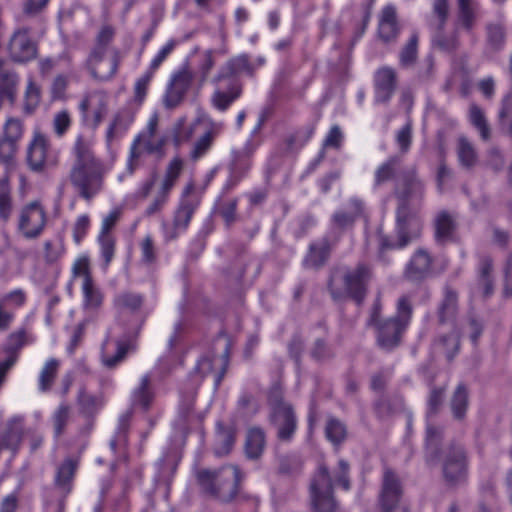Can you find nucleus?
<instances>
[{"mask_svg":"<svg viewBox=\"0 0 512 512\" xmlns=\"http://www.w3.org/2000/svg\"><path fill=\"white\" fill-rule=\"evenodd\" d=\"M72 152L75 159L68 180L76 194L89 202L103 189L107 167L95 154L92 139L83 134L75 138Z\"/></svg>","mask_w":512,"mask_h":512,"instance_id":"1","label":"nucleus"},{"mask_svg":"<svg viewBox=\"0 0 512 512\" xmlns=\"http://www.w3.org/2000/svg\"><path fill=\"white\" fill-rule=\"evenodd\" d=\"M398 202L396 211L397 236L390 242H383L389 248H402L418 238L422 231V221L416 211L409 207V201L423 194V183L419 179L416 167L404 170L395 187Z\"/></svg>","mask_w":512,"mask_h":512,"instance_id":"2","label":"nucleus"},{"mask_svg":"<svg viewBox=\"0 0 512 512\" xmlns=\"http://www.w3.org/2000/svg\"><path fill=\"white\" fill-rule=\"evenodd\" d=\"M115 35L116 28L105 23L95 36L94 46L85 63L86 69L95 80L108 81L116 75L119 69L122 60L121 51L110 45Z\"/></svg>","mask_w":512,"mask_h":512,"instance_id":"3","label":"nucleus"},{"mask_svg":"<svg viewBox=\"0 0 512 512\" xmlns=\"http://www.w3.org/2000/svg\"><path fill=\"white\" fill-rule=\"evenodd\" d=\"M195 478L201 492L221 501L232 500L239 491L241 472L237 466H224L217 471L197 469Z\"/></svg>","mask_w":512,"mask_h":512,"instance_id":"4","label":"nucleus"},{"mask_svg":"<svg viewBox=\"0 0 512 512\" xmlns=\"http://www.w3.org/2000/svg\"><path fill=\"white\" fill-rule=\"evenodd\" d=\"M270 422L276 430L277 437L288 441L297 428V418L292 404L283 398L280 388H274L269 394Z\"/></svg>","mask_w":512,"mask_h":512,"instance_id":"5","label":"nucleus"},{"mask_svg":"<svg viewBox=\"0 0 512 512\" xmlns=\"http://www.w3.org/2000/svg\"><path fill=\"white\" fill-rule=\"evenodd\" d=\"M309 492L313 512H336L338 504L333 495L332 477L325 465H320L312 477Z\"/></svg>","mask_w":512,"mask_h":512,"instance_id":"6","label":"nucleus"},{"mask_svg":"<svg viewBox=\"0 0 512 512\" xmlns=\"http://www.w3.org/2000/svg\"><path fill=\"white\" fill-rule=\"evenodd\" d=\"M372 278V269L366 264H358L356 267L346 271L342 276L343 289L339 288L336 279L330 282V289L335 298L348 295L356 301H361L366 292L368 283Z\"/></svg>","mask_w":512,"mask_h":512,"instance_id":"7","label":"nucleus"},{"mask_svg":"<svg viewBox=\"0 0 512 512\" xmlns=\"http://www.w3.org/2000/svg\"><path fill=\"white\" fill-rule=\"evenodd\" d=\"M167 143L168 138L159 133V115L154 113L150 117L146 129L134 140L131 147V159L136 161L143 152L163 157Z\"/></svg>","mask_w":512,"mask_h":512,"instance_id":"8","label":"nucleus"},{"mask_svg":"<svg viewBox=\"0 0 512 512\" xmlns=\"http://www.w3.org/2000/svg\"><path fill=\"white\" fill-rule=\"evenodd\" d=\"M468 464V453L464 446L450 443L442 455V472L445 481L450 485L464 481L468 474Z\"/></svg>","mask_w":512,"mask_h":512,"instance_id":"9","label":"nucleus"},{"mask_svg":"<svg viewBox=\"0 0 512 512\" xmlns=\"http://www.w3.org/2000/svg\"><path fill=\"white\" fill-rule=\"evenodd\" d=\"M412 314V306L407 297H401L398 302V313L395 319H390L378 328V341L381 347L391 349L399 344L402 331L407 326Z\"/></svg>","mask_w":512,"mask_h":512,"instance_id":"10","label":"nucleus"},{"mask_svg":"<svg viewBox=\"0 0 512 512\" xmlns=\"http://www.w3.org/2000/svg\"><path fill=\"white\" fill-rule=\"evenodd\" d=\"M183 169L184 161L179 156H175L169 161L165 168L163 178L156 189L153 200L146 209V215L152 216L163 209Z\"/></svg>","mask_w":512,"mask_h":512,"instance_id":"11","label":"nucleus"},{"mask_svg":"<svg viewBox=\"0 0 512 512\" xmlns=\"http://www.w3.org/2000/svg\"><path fill=\"white\" fill-rule=\"evenodd\" d=\"M47 223V215L38 202L25 205L19 212L18 229L27 239H35L41 235Z\"/></svg>","mask_w":512,"mask_h":512,"instance_id":"12","label":"nucleus"},{"mask_svg":"<svg viewBox=\"0 0 512 512\" xmlns=\"http://www.w3.org/2000/svg\"><path fill=\"white\" fill-rule=\"evenodd\" d=\"M449 16L448 0H433L432 26L437 30V45L447 51H453L459 46V36L455 31L451 36L442 35V31Z\"/></svg>","mask_w":512,"mask_h":512,"instance_id":"13","label":"nucleus"},{"mask_svg":"<svg viewBox=\"0 0 512 512\" xmlns=\"http://www.w3.org/2000/svg\"><path fill=\"white\" fill-rule=\"evenodd\" d=\"M50 141L40 131H35L27 149V163L31 170L42 172L50 162Z\"/></svg>","mask_w":512,"mask_h":512,"instance_id":"14","label":"nucleus"},{"mask_svg":"<svg viewBox=\"0 0 512 512\" xmlns=\"http://www.w3.org/2000/svg\"><path fill=\"white\" fill-rule=\"evenodd\" d=\"M403 490L397 474L387 468L383 474L380 506L383 512H392L398 505Z\"/></svg>","mask_w":512,"mask_h":512,"instance_id":"15","label":"nucleus"},{"mask_svg":"<svg viewBox=\"0 0 512 512\" xmlns=\"http://www.w3.org/2000/svg\"><path fill=\"white\" fill-rule=\"evenodd\" d=\"M192 80L193 74L187 68H183L174 74L164 96L165 107L169 109L177 107L183 101Z\"/></svg>","mask_w":512,"mask_h":512,"instance_id":"16","label":"nucleus"},{"mask_svg":"<svg viewBox=\"0 0 512 512\" xmlns=\"http://www.w3.org/2000/svg\"><path fill=\"white\" fill-rule=\"evenodd\" d=\"M9 53L11 58L17 62L29 61L36 57L37 45L31 39L27 29H19L12 35Z\"/></svg>","mask_w":512,"mask_h":512,"instance_id":"17","label":"nucleus"},{"mask_svg":"<svg viewBox=\"0 0 512 512\" xmlns=\"http://www.w3.org/2000/svg\"><path fill=\"white\" fill-rule=\"evenodd\" d=\"M84 120L97 126L107 113V98L102 92H92L80 104Z\"/></svg>","mask_w":512,"mask_h":512,"instance_id":"18","label":"nucleus"},{"mask_svg":"<svg viewBox=\"0 0 512 512\" xmlns=\"http://www.w3.org/2000/svg\"><path fill=\"white\" fill-rule=\"evenodd\" d=\"M433 258L423 249L417 250L408 263L404 276L409 281H421L432 270Z\"/></svg>","mask_w":512,"mask_h":512,"instance_id":"19","label":"nucleus"},{"mask_svg":"<svg viewBox=\"0 0 512 512\" xmlns=\"http://www.w3.org/2000/svg\"><path fill=\"white\" fill-rule=\"evenodd\" d=\"M80 463V457H67L57 467L55 475V486L67 495L72 490V484Z\"/></svg>","mask_w":512,"mask_h":512,"instance_id":"20","label":"nucleus"},{"mask_svg":"<svg viewBox=\"0 0 512 512\" xmlns=\"http://www.w3.org/2000/svg\"><path fill=\"white\" fill-rule=\"evenodd\" d=\"M26 302V294L23 290H13L0 297V331H7L14 319V313L8 310V305L16 308L21 307Z\"/></svg>","mask_w":512,"mask_h":512,"instance_id":"21","label":"nucleus"},{"mask_svg":"<svg viewBox=\"0 0 512 512\" xmlns=\"http://www.w3.org/2000/svg\"><path fill=\"white\" fill-rule=\"evenodd\" d=\"M397 84V74L394 69L382 67L375 73L376 99L387 102L392 96Z\"/></svg>","mask_w":512,"mask_h":512,"instance_id":"22","label":"nucleus"},{"mask_svg":"<svg viewBox=\"0 0 512 512\" xmlns=\"http://www.w3.org/2000/svg\"><path fill=\"white\" fill-rule=\"evenodd\" d=\"M457 314L458 294L452 288L447 287L444 292V298L438 307V322L441 325L450 324L452 328H456Z\"/></svg>","mask_w":512,"mask_h":512,"instance_id":"23","label":"nucleus"},{"mask_svg":"<svg viewBox=\"0 0 512 512\" xmlns=\"http://www.w3.org/2000/svg\"><path fill=\"white\" fill-rule=\"evenodd\" d=\"M398 30L396 9L387 5L380 14L378 35L382 41L390 42L397 37Z\"/></svg>","mask_w":512,"mask_h":512,"instance_id":"24","label":"nucleus"},{"mask_svg":"<svg viewBox=\"0 0 512 512\" xmlns=\"http://www.w3.org/2000/svg\"><path fill=\"white\" fill-rule=\"evenodd\" d=\"M456 154L460 165L466 170H472L478 163L477 150L466 136L458 137Z\"/></svg>","mask_w":512,"mask_h":512,"instance_id":"25","label":"nucleus"},{"mask_svg":"<svg viewBox=\"0 0 512 512\" xmlns=\"http://www.w3.org/2000/svg\"><path fill=\"white\" fill-rule=\"evenodd\" d=\"M469 121L472 126L479 132L483 141H489L492 135V129L488 123L484 110L475 103L469 106Z\"/></svg>","mask_w":512,"mask_h":512,"instance_id":"26","label":"nucleus"},{"mask_svg":"<svg viewBox=\"0 0 512 512\" xmlns=\"http://www.w3.org/2000/svg\"><path fill=\"white\" fill-rule=\"evenodd\" d=\"M457 20L465 30L473 29L477 20V4L474 0H457Z\"/></svg>","mask_w":512,"mask_h":512,"instance_id":"27","label":"nucleus"},{"mask_svg":"<svg viewBox=\"0 0 512 512\" xmlns=\"http://www.w3.org/2000/svg\"><path fill=\"white\" fill-rule=\"evenodd\" d=\"M493 267L494 261L492 257H481L478 270V284L483 289L484 296H490L493 292Z\"/></svg>","mask_w":512,"mask_h":512,"instance_id":"28","label":"nucleus"},{"mask_svg":"<svg viewBox=\"0 0 512 512\" xmlns=\"http://www.w3.org/2000/svg\"><path fill=\"white\" fill-rule=\"evenodd\" d=\"M144 303L142 295L135 292H122L114 299V305L120 312H127L131 314L138 313Z\"/></svg>","mask_w":512,"mask_h":512,"instance_id":"29","label":"nucleus"},{"mask_svg":"<svg viewBox=\"0 0 512 512\" xmlns=\"http://www.w3.org/2000/svg\"><path fill=\"white\" fill-rule=\"evenodd\" d=\"M81 289L83 293L84 310L89 312H97L104 302V295L101 290L97 287L94 281L87 284H82Z\"/></svg>","mask_w":512,"mask_h":512,"instance_id":"30","label":"nucleus"},{"mask_svg":"<svg viewBox=\"0 0 512 512\" xmlns=\"http://www.w3.org/2000/svg\"><path fill=\"white\" fill-rule=\"evenodd\" d=\"M265 444V434L261 429H249L245 443V452L247 457L250 459L259 458L264 451Z\"/></svg>","mask_w":512,"mask_h":512,"instance_id":"31","label":"nucleus"},{"mask_svg":"<svg viewBox=\"0 0 512 512\" xmlns=\"http://www.w3.org/2000/svg\"><path fill=\"white\" fill-rule=\"evenodd\" d=\"M235 428L232 426L218 425L216 436L215 452L219 456L227 455L231 452L235 442Z\"/></svg>","mask_w":512,"mask_h":512,"instance_id":"32","label":"nucleus"},{"mask_svg":"<svg viewBox=\"0 0 512 512\" xmlns=\"http://www.w3.org/2000/svg\"><path fill=\"white\" fill-rule=\"evenodd\" d=\"M220 128L212 126L207 130L193 145L190 151V158L192 161H197L203 157L211 148Z\"/></svg>","mask_w":512,"mask_h":512,"instance_id":"33","label":"nucleus"},{"mask_svg":"<svg viewBox=\"0 0 512 512\" xmlns=\"http://www.w3.org/2000/svg\"><path fill=\"white\" fill-rule=\"evenodd\" d=\"M242 92V87L238 83L232 84L227 91L217 90L212 97V103L214 106L224 111L226 110L230 104L236 100Z\"/></svg>","mask_w":512,"mask_h":512,"instance_id":"34","label":"nucleus"},{"mask_svg":"<svg viewBox=\"0 0 512 512\" xmlns=\"http://www.w3.org/2000/svg\"><path fill=\"white\" fill-rule=\"evenodd\" d=\"M13 211L11 188L7 178L0 180V219L8 221Z\"/></svg>","mask_w":512,"mask_h":512,"instance_id":"35","label":"nucleus"},{"mask_svg":"<svg viewBox=\"0 0 512 512\" xmlns=\"http://www.w3.org/2000/svg\"><path fill=\"white\" fill-rule=\"evenodd\" d=\"M325 435L334 445H339L347 437V429L339 419L330 417L325 425Z\"/></svg>","mask_w":512,"mask_h":512,"instance_id":"36","label":"nucleus"},{"mask_svg":"<svg viewBox=\"0 0 512 512\" xmlns=\"http://www.w3.org/2000/svg\"><path fill=\"white\" fill-rule=\"evenodd\" d=\"M197 205L198 201H182L175 213L174 226L176 229L182 230L187 228Z\"/></svg>","mask_w":512,"mask_h":512,"instance_id":"37","label":"nucleus"},{"mask_svg":"<svg viewBox=\"0 0 512 512\" xmlns=\"http://www.w3.org/2000/svg\"><path fill=\"white\" fill-rule=\"evenodd\" d=\"M329 253L330 245L327 241L312 245L305 259V264L308 267H319L326 261Z\"/></svg>","mask_w":512,"mask_h":512,"instance_id":"38","label":"nucleus"},{"mask_svg":"<svg viewBox=\"0 0 512 512\" xmlns=\"http://www.w3.org/2000/svg\"><path fill=\"white\" fill-rule=\"evenodd\" d=\"M400 160L397 157H391L381 164L375 171V184L382 185L395 178Z\"/></svg>","mask_w":512,"mask_h":512,"instance_id":"39","label":"nucleus"},{"mask_svg":"<svg viewBox=\"0 0 512 512\" xmlns=\"http://www.w3.org/2000/svg\"><path fill=\"white\" fill-rule=\"evenodd\" d=\"M23 434L22 421L17 418L11 421L8 431L0 438L6 448L15 449L21 442Z\"/></svg>","mask_w":512,"mask_h":512,"instance_id":"40","label":"nucleus"},{"mask_svg":"<svg viewBox=\"0 0 512 512\" xmlns=\"http://www.w3.org/2000/svg\"><path fill=\"white\" fill-rule=\"evenodd\" d=\"M59 366H60V363L56 359H50L45 364V366L43 367V369L40 373V378H39V385H40V389L42 391H44V392L48 391L52 387V385L56 379Z\"/></svg>","mask_w":512,"mask_h":512,"instance_id":"41","label":"nucleus"},{"mask_svg":"<svg viewBox=\"0 0 512 512\" xmlns=\"http://www.w3.org/2000/svg\"><path fill=\"white\" fill-rule=\"evenodd\" d=\"M435 226L436 236L439 240L446 241L451 239L455 230V222L449 214L445 212L440 213L436 218Z\"/></svg>","mask_w":512,"mask_h":512,"instance_id":"42","label":"nucleus"},{"mask_svg":"<svg viewBox=\"0 0 512 512\" xmlns=\"http://www.w3.org/2000/svg\"><path fill=\"white\" fill-rule=\"evenodd\" d=\"M196 124H188L184 118L179 119L173 128V141L176 146L188 142L194 135Z\"/></svg>","mask_w":512,"mask_h":512,"instance_id":"43","label":"nucleus"},{"mask_svg":"<svg viewBox=\"0 0 512 512\" xmlns=\"http://www.w3.org/2000/svg\"><path fill=\"white\" fill-rule=\"evenodd\" d=\"M24 134V124L22 120L10 117L6 120L3 127V138L18 145Z\"/></svg>","mask_w":512,"mask_h":512,"instance_id":"44","label":"nucleus"},{"mask_svg":"<svg viewBox=\"0 0 512 512\" xmlns=\"http://www.w3.org/2000/svg\"><path fill=\"white\" fill-rule=\"evenodd\" d=\"M437 344L446 354L447 358H453L454 355L459 351L460 347L458 330L456 328H452V332L448 335L441 336L438 339Z\"/></svg>","mask_w":512,"mask_h":512,"instance_id":"45","label":"nucleus"},{"mask_svg":"<svg viewBox=\"0 0 512 512\" xmlns=\"http://www.w3.org/2000/svg\"><path fill=\"white\" fill-rule=\"evenodd\" d=\"M468 406V393L463 385H459L453 394L451 407L457 419L463 418Z\"/></svg>","mask_w":512,"mask_h":512,"instance_id":"46","label":"nucleus"},{"mask_svg":"<svg viewBox=\"0 0 512 512\" xmlns=\"http://www.w3.org/2000/svg\"><path fill=\"white\" fill-rule=\"evenodd\" d=\"M130 123L131 119L128 115L120 113L115 115L107 131L108 140L111 141L124 133Z\"/></svg>","mask_w":512,"mask_h":512,"instance_id":"47","label":"nucleus"},{"mask_svg":"<svg viewBox=\"0 0 512 512\" xmlns=\"http://www.w3.org/2000/svg\"><path fill=\"white\" fill-rule=\"evenodd\" d=\"M133 348V345L130 341H118L116 343V353L113 356L105 354L103 356V363L108 368L115 367L119 362H121L127 352Z\"/></svg>","mask_w":512,"mask_h":512,"instance_id":"48","label":"nucleus"},{"mask_svg":"<svg viewBox=\"0 0 512 512\" xmlns=\"http://www.w3.org/2000/svg\"><path fill=\"white\" fill-rule=\"evenodd\" d=\"M71 409L68 405H61L53 415V426L56 436H61L70 418Z\"/></svg>","mask_w":512,"mask_h":512,"instance_id":"49","label":"nucleus"},{"mask_svg":"<svg viewBox=\"0 0 512 512\" xmlns=\"http://www.w3.org/2000/svg\"><path fill=\"white\" fill-rule=\"evenodd\" d=\"M74 277H81L82 284L93 282V277L90 269V262L87 257L78 258L72 268Z\"/></svg>","mask_w":512,"mask_h":512,"instance_id":"50","label":"nucleus"},{"mask_svg":"<svg viewBox=\"0 0 512 512\" xmlns=\"http://www.w3.org/2000/svg\"><path fill=\"white\" fill-rule=\"evenodd\" d=\"M27 343V332L25 329H19L8 336L6 351L8 354H16Z\"/></svg>","mask_w":512,"mask_h":512,"instance_id":"51","label":"nucleus"},{"mask_svg":"<svg viewBox=\"0 0 512 512\" xmlns=\"http://www.w3.org/2000/svg\"><path fill=\"white\" fill-rule=\"evenodd\" d=\"M72 123L71 115L68 111L62 110L55 114L53 118V129L57 136H63Z\"/></svg>","mask_w":512,"mask_h":512,"instance_id":"52","label":"nucleus"},{"mask_svg":"<svg viewBox=\"0 0 512 512\" xmlns=\"http://www.w3.org/2000/svg\"><path fill=\"white\" fill-rule=\"evenodd\" d=\"M488 43L493 49H499L504 43L505 33L501 25L489 24L487 26Z\"/></svg>","mask_w":512,"mask_h":512,"instance_id":"53","label":"nucleus"},{"mask_svg":"<svg viewBox=\"0 0 512 512\" xmlns=\"http://www.w3.org/2000/svg\"><path fill=\"white\" fill-rule=\"evenodd\" d=\"M417 45H418V38L417 36H412L409 40L408 44L405 46L401 53V64L403 66H409L412 65L417 57Z\"/></svg>","mask_w":512,"mask_h":512,"instance_id":"54","label":"nucleus"},{"mask_svg":"<svg viewBox=\"0 0 512 512\" xmlns=\"http://www.w3.org/2000/svg\"><path fill=\"white\" fill-rule=\"evenodd\" d=\"M40 102V90L34 82L30 81L25 93V110L31 113Z\"/></svg>","mask_w":512,"mask_h":512,"instance_id":"55","label":"nucleus"},{"mask_svg":"<svg viewBox=\"0 0 512 512\" xmlns=\"http://www.w3.org/2000/svg\"><path fill=\"white\" fill-rule=\"evenodd\" d=\"M501 129L512 136V102H505L499 112Z\"/></svg>","mask_w":512,"mask_h":512,"instance_id":"56","label":"nucleus"},{"mask_svg":"<svg viewBox=\"0 0 512 512\" xmlns=\"http://www.w3.org/2000/svg\"><path fill=\"white\" fill-rule=\"evenodd\" d=\"M79 404L86 413H93L102 405V400L82 391L79 395Z\"/></svg>","mask_w":512,"mask_h":512,"instance_id":"57","label":"nucleus"},{"mask_svg":"<svg viewBox=\"0 0 512 512\" xmlns=\"http://www.w3.org/2000/svg\"><path fill=\"white\" fill-rule=\"evenodd\" d=\"M396 141L400 147L401 153H407L412 142L411 124H406L400 131H398Z\"/></svg>","mask_w":512,"mask_h":512,"instance_id":"58","label":"nucleus"},{"mask_svg":"<svg viewBox=\"0 0 512 512\" xmlns=\"http://www.w3.org/2000/svg\"><path fill=\"white\" fill-rule=\"evenodd\" d=\"M153 75H154V72H152L148 69V71L143 76H141L135 83V87H134L135 98L139 102H141L145 98V96L147 94V89H148L149 83H150Z\"/></svg>","mask_w":512,"mask_h":512,"instance_id":"59","label":"nucleus"},{"mask_svg":"<svg viewBox=\"0 0 512 512\" xmlns=\"http://www.w3.org/2000/svg\"><path fill=\"white\" fill-rule=\"evenodd\" d=\"M227 69H228L229 73L232 75L241 73L243 71H247L249 73L252 72L251 68H250L249 60L244 55L231 59L227 63Z\"/></svg>","mask_w":512,"mask_h":512,"instance_id":"60","label":"nucleus"},{"mask_svg":"<svg viewBox=\"0 0 512 512\" xmlns=\"http://www.w3.org/2000/svg\"><path fill=\"white\" fill-rule=\"evenodd\" d=\"M445 396V388L442 387H435L431 390L430 396H429V414H436L439 410L440 405L443 402Z\"/></svg>","mask_w":512,"mask_h":512,"instance_id":"61","label":"nucleus"},{"mask_svg":"<svg viewBox=\"0 0 512 512\" xmlns=\"http://www.w3.org/2000/svg\"><path fill=\"white\" fill-rule=\"evenodd\" d=\"M175 46L176 41H169L152 60L149 70L155 73V71L159 68V66L163 63L167 56L174 50Z\"/></svg>","mask_w":512,"mask_h":512,"instance_id":"62","label":"nucleus"},{"mask_svg":"<svg viewBox=\"0 0 512 512\" xmlns=\"http://www.w3.org/2000/svg\"><path fill=\"white\" fill-rule=\"evenodd\" d=\"M17 149V144L2 137L0 139V160L9 162L15 156Z\"/></svg>","mask_w":512,"mask_h":512,"instance_id":"63","label":"nucleus"},{"mask_svg":"<svg viewBox=\"0 0 512 512\" xmlns=\"http://www.w3.org/2000/svg\"><path fill=\"white\" fill-rule=\"evenodd\" d=\"M101 250L106 264H109L114 256L115 240L110 235H101Z\"/></svg>","mask_w":512,"mask_h":512,"instance_id":"64","label":"nucleus"}]
</instances>
